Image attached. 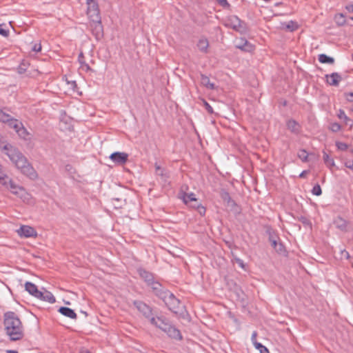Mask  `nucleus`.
Returning a JSON list of instances; mask_svg holds the SVG:
<instances>
[{
    "label": "nucleus",
    "mask_w": 353,
    "mask_h": 353,
    "mask_svg": "<svg viewBox=\"0 0 353 353\" xmlns=\"http://www.w3.org/2000/svg\"><path fill=\"white\" fill-rule=\"evenodd\" d=\"M334 224L337 228L344 231L346 230L347 222L342 217L338 216L334 219Z\"/></svg>",
    "instance_id": "21"
},
{
    "label": "nucleus",
    "mask_w": 353,
    "mask_h": 353,
    "mask_svg": "<svg viewBox=\"0 0 353 353\" xmlns=\"http://www.w3.org/2000/svg\"><path fill=\"white\" fill-rule=\"evenodd\" d=\"M334 21L339 26H343L346 23L345 17L342 13L336 14L334 16Z\"/></svg>",
    "instance_id": "29"
},
{
    "label": "nucleus",
    "mask_w": 353,
    "mask_h": 353,
    "mask_svg": "<svg viewBox=\"0 0 353 353\" xmlns=\"http://www.w3.org/2000/svg\"><path fill=\"white\" fill-rule=\"evenodd\" d=\"M253 345H254L255 348L258 350H261L264 346L263 344L257 341H254Z\"/></svg>",
    "instance_id": "47"
},
{
    "label": "nucleus",
    "mask_w": 353,
    "mask_h": 353,
    "mask_svg": "<svg viewBox=\"0 0 353 353\" xmlns=\"http://www.w3.org/2000/svg\"><path fill=\"white\" fill-rule=\"evenodd\" d=\"M3 326L6 335L11 341H17L24 336V328L19 316L14 312L3 314Z\"/></svg>",
    "instance_id": "3"
},
{
    "label": "nucleus",
    "mask_w": 353,
    "mask_h": 353,
    "mask_svg": "<svg viewBox=\"0 0 353 353\" xmlns=\"http://www.w3.org/2000/svg\"><path fill=\"white\" fill-rule=\"evenodd\" d=\"M201 83L203 85H205L207 88L210 90L215 89V85L213 83H211L208 77L205 74L201 75Z\"/></svg>",
    "instance_id": "26"
},
{
    "label": "nucleus",
    "mask_w": 353,
    "mask_h": 353,
    "mask_svg": "<svg viewBox=\"0 0 353 353\" xmlns=\"http://www.w3.org/2000/svg\"><path fill=\"white\" fill-rule=\"evenodd\" d=\"M341 254H342L343 256L345 257L346 259H349L350 258V254L346 250L342 251Z\"/></svg>",
    "instance_id": "53"
},
{
    "label": "nucleus",
    "mask_w": 353,
    "mask_h": 353,
    "mask_svg": "<svg viewBox=\"0 0 353 353\" xmlns=\"http://www.w3.org/2000/svg\"><path fill=\"white\" fill-rule=\"evenodd\" d=\"M236 47L243 51L250 52L254 50V46L246 39L240 38L236 41Z\"/></svg>",
    "instance_id": "14"
},
{
    "label": "nucleus",
    "mask_w": 353,
    "mask_h": 353,
    "mask_svg": "<svg viewBox=\"0 0 353 353\" xmlns=\"http://www.w3.org/2000/svg\"><path fill=\"white\" fill-rule=\"evenodd\" d=\"M78 61H79V63H80L81 65H83L85 64V61H84V56H83V52H81V53L79 54V57H78Z\"/></svg>",
    "instance_id": "44"
},
{
    "label": "nucleus",
    "mask_w": 353,
    "mask_h": 353,
    "mask_svg": "<svg viewBox=\"0 0 353 353\" xmlns=\"http://www.w3.org/2000/svg\"><path fill=\"white\" fill-rule=\"evenodd\" d=\"M25 290L37 299L42 296V292L38 290L37 286L31 282L27 281L25 283Z\"/></svg>",
    "instance_id": "16"
},
{
    "label": "nucleus",
    "mask_w": 353,
    "mask_h": 353,
    "mask_svg": "<svg viewBox=\"0 0 353 353\" xmlns=\"http://www.w3.org/2000/svg\"><path fill=\"white\" fill-rule=\"evenodd\" d=\"M156 296L161 300L169 310L175 314L185 317L187 310L185 305L173 293L167 290L161 283L156 281Z\"/></svg>",
    "instance_id": "2"
},
{
    "label": "nucleus",
    "mask_w": 353,
    "mask_h": 353,
    "mask_svg": "<svg viewBox=\"0 0 353 353\" xmlns=\"http://www.w3.org/2000/svg\"><path fill=\"white\" fill-rule=\"evenodd\" d=\"M9 179V177L6 174L0 172V183L2 185H7V182Z\"/></svg>",
    "instance_id": "40"
},
{
    "label": "nucleus",
    "mask_w": 353,
    "mask_h": 353,
    "mask_svg": "<svg viewBox=\"0 0 353 353\" xmlns=\"http://www.w3.org/2000/svg\"><path fill=\"white\" fill-rule=\"evenodd\" d=\"M99 10L98 4L97 2H94L92 4L88 5V9L87 10Z\"/></svg>",
    "instance_id": "46"
},
{
    "label": "nucleus",
    "mask_w": 353,
    "mask_h": 353,
    "mask_svg": "<svg viewBox=\"0 0 353 353\" xmlns=\"http://www.w3.org/2000/svg\"><path fill=\"white\" fill-rule=\"evenodd\" d=\"M15 132L18 134V135L24 139H27V136L28 135V132L27 130L23 127L22 123H21V125H19V128H17L15 130Z\"/></svg>",
    "instance_id": "30"
},
{
    "label": "nucleus",
    "mask_w": 353,
    "mask_h": 353,
    "mask_svg": "<svg viewBox=\"0 0 353 353\" xmlns=\"http://www.w3.org/2000/svg\"><path fill=\"white\" fill-rule=\"evenodd\" d=\"M338 117L340 119H347V116L345 114V112H339V114H338Z\"/></svg>",
    "instance_id": "51"
},
{
    "label": "nucleus",
    "mask_w": 353,
    "mask_h": 353,
    "mask_svg": "<svg viewBox=\"0 0 353 353\" xmlns=\"http://www.w3.org/2000/svg\"><path fill=\"white\" fill-rule=\"evenodd\" d=\"M32 50L36 52H40L41 50V43H34L32 47Z\"/></svg>",
    "instance_id": "42"
},
{
    "label": "nucleus",
    "mask_w": 353,
    "mask_h": 353,
    "mask_svg": "<svg viewBox=\"0 0 353 353\" xmlns=\"http://www.w3.org/2000/svg\"><path fill=\"white\" fill-rule=\"evenodd\" d=\"M67 83L73 90H75V88L77 87V83L75 81H67Z\"/></svg>",
    "instance_id": "48"
},
{
    "label": "nucleus",
    "mask_w": 353,
    "mask_h": 353,
    "mask_svg": "<svg viewBox=\"0 0 353 353\" xmlns=\"http://www.w3.org/2000/svg\"><path fill=\"white\" fill-rule=\"evenodd\" d=\"M325 78L327 82L330 85L338 86L339 82L341 81L342 77L338 72H333L331 74H326Z\"/></svg>",
    "instance_id": "17"
},
{
    "label": "nucleus",
    "mask_w": 353,
    "mask_h": 353,
    "mask_svg": "<svg viewBox=\"0 0 353 353\" xmlns=\"http://www.w3.org/2000/svg\"><path fill=\"white\" fill-rule=\"evenodd\" d=\"M203 102L205 103V108L207 110H212V108H211V106L206 101H203Z\"/></svg>",
    "instance_id": "57"
},
{
    "label": "nucleus",
    "mask_w": 353,
    "mask_h": 353,
    "mask_svg": "<svg viewBox=\"0 0 353 353\" xmlns=\"http://www.w3.org/2000/svg\"><path fill=\"white\" fill-rule=\"evenodd\" d=\"M299 221H301L304 225H311V222L305 216H301L299 217Z\"/></svg>",
    "instance_id": "41"
},
{
    "label": "nucleus",
    "mask_w": 353,
    "mask_h": 353,
    "mask_svg": "<svg viewBox=\"0 0 353 353\" xmlns=\"http://www.w3.org/2000/svg\"><path fill=\"white\" fill-rule=\"evenodd\" d=\"M138 272L139 276L145 281L148 285L150 286L152 289H154V281L153 274L143 269H139Z\"/></svg>",
    "instance_id": "13"
},
{
    "label": "nucleus",
    "mask_w": 353,
    "mask_h": 353,
    "mask_svg": "<svg viewBox=\"0 0 353 353\" xmlns=\"http://www.w3.org/2000/svg\"><path fill=\"white\" fill-rule=\"evenodd\" d=\"M220 196L222 200L227 203L228 206L235 205V202L232 199L229 192L225 190L222 189L220 191Z\"/></svg>",
    "instance_id": "19"
},
{
    "label": "nucleus",
    "mask_w": 353,
    "mask_h": 353,
    "mask_svg": "<svg viewBox=\"0 0 353 353\" xmlns=\"http://www.w3.org/2000/svg\"><path fill=\"white\" fill-rule=\"evenodd\" d=\"M267 233L268 234V239L271 243L272 247H276V241L279 239L277 234L272 229L267 230Z\"/></svg>",
    "instance_id": "20"
},
{
    "label": "nucleus",
    "mask_w": 353,
    "mask_h": 353,
    "mask_svg": "<svg viewBox=\"0 0 353 353\" xmlns=\"http://www.w3.org/2000/svg\"><path fill=\"white\" fill-rule=\"evenodd\" d=\"M336 146L339 150L345 151L347 149L348 145L343 142L337 141L336 142Z\"/></svg>",
    "instance_id": "38"
},
{
    "label": "nucleus",
    "mask_w": 353,
    "mask_h": 353,
    "mask_svg": "<svg viewBox=\"0 0 353 353\" xmlns=\"http://www.w3.org/2000/svg\"><path fill=\"white\" fill-rule=\"evenodd\" d=\"M350 19L352 20L353 21V17H350Z\"/></svg>",
    "instance_id": "64"
},
{
    "label": "nucleus",
    "mask_w": 353,
    "mask_h": 353,
    "mask_svg": "<svg viewBox=\"0 0 353 353\" xmlns=\"http://www.w3.org/2000/svg\"><path fill=\"white\" fill-rule=\"evenodd\" d=\"M38 299L44 301H47L50 303H54L56 301L54 295L48 291H46L45 293L42 292V296H39Z\"/></svg>",
    "instance_id": "24"
},
{
    "label": "nucleus",
    "mask_w": 353,
    "mask_h": 353,
    "mask_svg": "<svg viewBox=\"0 0 353 353\" xmlns=\"http://www.w3.org/2000/svg\"><path fill=\"white\" fill-rule=\"evenodd\" d=\"M87 14L90 21L101 20L99 10H87Z\"/></svg>",
    "instance_id": "22"
},
{
    "label": "nucleus",
    "mask_w": 353,
    "mask_h": 353,
    "mask_svg": "<svg viewBox=\"0 0 353 353\" xmlns=\"http://www.w3.org/2000/svg\"><path fill=\"white\" fill-rule=\"evenodd\" d=\"M80 353H91L88 349L86 348H81L80 350Z\"/></svg>",
    "instance_id": "58"
},
{
    "label": "nucleus",
    "mask_w": 353,
    "mask_h": 353,
    "mask_svg": "<svg viewBox=\"0 0 353 353\" xmlns=\"http://www.w3.org/2000/svg\"><path fill=\"white\" fill-rule=\"evenodd\" d=\"M0 150L9 157L22 174L32 179L37 178L36 171L25 156L17 148L7 143L1 136H0Z\"/></svg>",
    "instance_id": "1"
},
{
    "label": "nucleus",
    "mask_w": 353,
    "mask_h": 353,
    "mask_svg": "<svg viewBox=\"0 0 353 353\" xmlns=\"http://www.w3.org/2000/svg\"><path fill=\"white\" fill-rule=\"evenodd\" d=\"M12 118V117L10 115L6 114V112H0L1 122L6 124L8 122H9V121H10Z\"/></svg>",
    "instance_id": "35"
},
{
    "label": "nucleus",
    "mask_w": 353,
    "mask_h": 353,
    "mask_svg": "<svg viewBox=\"0 0 353 353\" xmlns=\"http://www.w3.org/2000/svg\"><path fill=\"white\" fill-rule=\"evenodd\" d=\"M74 122L72 117L68 115L66 112H63L60 116L59 128L63 131H72Z\"/></svg>",
    "instance_id": "6"
},
{
    "label": "nucleus",
    "mask_w": 353,
    "mask_h": 353,
    "mask_svg": "<svg viewBox=\"0 0 353 353\" xmlns=\"http://www.w3.org/2000/svg\"><path fill=\"white\" fill-rule=\"evenodd\" d=\"M0 34L3 37H7L8 35V31L2 28L1 25H0Z\"/></svg>",
    "instance_id": "50"
},
{
    "label": "nucleus",
    "mask_w": 353,
    "mask_h": 353,
    "mask_svg": "<svg viewBox=\"0 0 353 353\" xmlns=\"http://www.w3.org/2000/svg\"><path fill=\"white\" fill-rule=\"evenodd\" d=\"M298 157L303 162L307 161L308 154L305 150H300L298 152Z\"/></svg>",
    "instance_id": "36"
},
{
    "label": "nucleus",
    "mask_w": 353,
    "mask_h": 353,
    "mask_svg": "<svg viewBox=\"0 0 353 353\" xmlns=\"http://www.w3.org/2000/svg\"><path fill=\"white\" fill-rule=\"evenodd\" d=\"M283 26L286 30L290 32H293L298 28L297 23L292 21H289L288 23L283 24Z\"/></svg>",
    "instance_id": "34"
},
{
    "label": "nucleus",
    "mask_w": 353,
    "mask_h": 353,
    "mask_svg": "<svg viewBox=\"0 0 353 353\" xmlns=\"http://www.w3.org/2000/svg\"><path fill=\"white\" fill-rule=\"evenodd\" d=\"M168 105H169V108L171 110H174V109L176 110L178 108L177 104L173 101H169Z\"/></svg>",
    "instance_id": "43"
},
{
    "label": "nucleus",
    "mask_w": 353,
    "mask_h": 353,
    "mask_svg": "<svg viewBox=\"0 0 353 353\" xmlns=\"http://www.w3.org/2000/svg\"><path fill=\"white\" fill-rule=\"evenodd\" d=\"M312 193L315 196H320L322 194L321 188L318 183L314 185Z\"/></svg>",
    "instance_id": "37"
},
{
    "label": "nucleus",
    "mask_w": 353,
    "mask_h": 353,
    "mask_svg": "<svg viewBox=\"0 0 353 353\" xmlns=\"http://www.w3.org/2000/svg\"><path fill=\"white\" fill-rule=\"evenodd\" d=\"M134 304L136 305L137 309L143 313V314L150 319V321L152 324L154 323V317L152 316V309L147 305L145 303L139 301V302H134Z\"/></svg>",
    "instance_id": "8"
},
{
    "label": "nucleus",
    "mask_w": 353,
    "mask_h": 353,
    "mask_svg": "<svg viewBox=\"0 0 353 353\" xmlns=\"http://www.w3.org/2000/svg\"><path fill=\"white\" fill-rule=\"evenodd\" d=\"M18 233L21 236L32 237L37 235L35 230L29 225H22L18 230Z\"/></svg>",
    "instance_id": "15"
},
{
    "label": "nucleus",
    "mask_w": 353,
    "mask_h": 353,
    "mask_svg": "<svg viewBox=\"0 0 353 353\" xmlns=\"http://www.w3.org/2000/svg\"><path fill=\"white\" fill-rule=\"evenodd\" d=\"M345 8L349 12H353V4L347 5Z\"/></svg>",
    "instance_id": "52"
},
{
    "label": "nucleus",
    "mask_w": 353,
    "mask_h": 353,
    "mask_svg": "<svg viewBox=\"0 0 353 353\" xmlns=\"http://www.w3.org/2000/svg\"><path fill=\"white\" fill-rule=\"evenodd\" d=\"M341 125L338 123H332L330 126V130L334 132H337L341 130Z\"/></svg>",
    "instance_id": "39"
},
{
    "label": "nucleus",
    "mask_w": 353,
    "mask_h": 353,
    "mask_svg": "<svg viewBox=\"0 0 353 353\" xmlns=\"http://www.w3.org/2000/svg\"><path fill=\"white\" fill-rule=\"evenodd\" d=\"M319 61L321 63L333 64L334 63V59L327 56L325 54H321L319 55Z\"/></svg>",
    "instance_id": "27"
},
{
    "label": "nucleus",
    "mask_w": 353,
    "mask_h": 353,
    "mask_svg": "<svg viewBox=\"0 0 353 353\" xmlns=\"http://www.w3.org/2000/svg\"><path fill=\"white\" fill-rule=\"evenodd\" d=\"M7 188H8L10 192L19 196H23V194H26L25 189L16 183L11 179H9L7 182V185H5Z\"/></svg>",
    "instance_id": "10"
},
{
    "label": "nucleus",
    "mask_w": 353,
    "mask_h": 353,
    "mask_svg": "<svg viewBox=\"0 0 353 353\" xmlns=\"http://www.w3.org/2000/svg\"><path fill=\"white\" fill-rule=\"evenodd\" d=\"M345 166L349 169L353 170V161H347L345 163Z\"/></svg>",
    "instance_id": "49"
},
{
    "label": "nucleus",
    "mask_w": 353,
    "mask_h": 353,
    "mask_svg": "<svg viewBox=\"0 0 353 353\" xmlns=\"http://www.w3.org/2000/svg\"><path fill=\"white\" fill-rule=\"evenodd\" d=\"M256 336H257L256 332H254L251 336V340H252V343H254V341H256Z\"/></svg>",
    "instance_id": "54"
},
{
    "label": "nucleus",
    "mask_w": 353,
    "mask_h": 353,
    "mask_svg": "<svg viewBox=\"0 0 353 353\" xmlns=\"http://www.w3.org/2000/svg\"><path fill=\"white\" fill-rule=\"evenodd\" d=\"M128 154L125 152H115L111 154L110 159L117 164L123 165L127 161Z\"/></svg>",
    "instance_id": "11"
},
{
    "label": "nucleus",
    "mask_w": 353,
    "mask_h": 353,
    "mask_svg": "<svg viewBox=\"0 0 353 353\" xmlns=\"http://www.w3.org/2000/svg\"><path fill=\"white\" fill-rule=\"evenodd\" d=\"M90 27L96 39L100 40L103 36V29L101 20L90 21Z\"/></svg>",
    "instance_id": "7"
},
{
    "label": "nucleus",
    "mask_w": 353,
    "mask_h": 353,
    "mask_svg": "<svg viewBox=\"0 0 353 353\" xmlns=\"http://www.w3.org/2000/svg\"><path fill=\"white\" fill-rule=\"evenodd\" d=\"M323 159L325 164L329 168H332L335 165L334 161L332 158H330L329 154L323 151Z\"/></svg>",
    "instance_id": "25"
},
{
    "label": "nucleus",
    "mask_w": 353,
    "mask_h": 353,
    "mask_svg": "<svg viewBox=\"0 0 353 353\" xmlns=\"http://www.w3.org/2000/svg\"><path fill=\"white\" fill-rule=\"evenodd\" d=\"M238 263L243 268L244 265H243V263L241 260L240 259H238Z\"/></svg>",
    "instance_id": "62"
},
{
    "label": "nucleus",
    "mask_w": 353,
    "mask_h": 353,
    "mask_svg": "<svg viewBox=\"0 0 353 353\" xmlns=\"http://www.w3.org/2000/svg\"><path fill=\"white\" fill-rule=\"evenodd\" d=\"M288 128L294 133H298L299 132L300 126L299 124L293 119L289 120L287 122Z\"/></svg>",
    "instance_id": "23"
},
{
    "label": "nucleus",
    "mask_w": 353,
    "mask_h": 353,
    "mask_svg": "<svg viewBox=\"0 0 353 353\" xmlns=\"http://www.w3.org/2000/svg\"><path fill=\"white\" fill-rule=\"evenodd\" d=\"M184 189L188 190V187L187 185L182 186L181 188V191L179 192L180 198L183 199V202L185 204H190L191 202H194V203H198L197 199L195 196L194 193H185L184 192Z\"/></svg>",
    "instance_id": "9"
},
{
    "label": "nucleus",
    "mask_w": 353,
    "mask_h": 353,
    "mask_svg": "<svg viewBox=\"0 0 353 353\" xmlns=\"http://www.w3.org/2000/svg\"><path fill=\"white\" fill-rule=\"evenodd\" d=\"M259 351L260 353H270L268 349L265 346H263V347Z\"/></svg>",
    "instance_id": "55"
},
{
    "label": "nucleus",
    "mask_w": 353,
    "mask_h": 353,
    "mask_svg": "<svg viewBox=\"0 0 353 353\" xmlns=\"http://www.w3.org/2000/svg\"><path fill=\"white\" fill-rule=\"evenodd\" d=\"M347 99L350 101H353V92H350L347 94Z\"/></svg>",
    "instance_id": "56"
},
{
    "label": "nucleus",
    "mask_w": 353,
    "mask_h": 353,
    "mask_svg": "<svg viewBox=\"0 0 353 353\" xmlns=\"http://www.w3.org/2000/svg\"><path fill=\"white\" fill-rule=\"evenodd\" d=\"M306 173H307V171H306V170L303 171V172L299 174V177H300V178H303V177H304Z\"/></svg>",
    "instance_id": "59"
},
{
    "label": "nucleus",
    "mask_w": 353,
    "mask_h": 353,
    "mask_svg": "<svg viewBox=\"0 0 353 353\" xmlns=\"http://www.w3.org/2000/svg\"><path fill=\"white\" fill-rule=\"evenodd\" d=\"M220 6L223 7H229L230 4L228 3L227 0H216Z\"/></svg>",
    "instance_id": "45"
},
{
    "label": "nucleus",
    "mask_w": 353,
    "mask_h": 353,
    "mask_svg": "<svg viewBox=\"0 0 353 353\" xmlns=\"http://www.w3.org/2000/svg\"><path fill=\"white\" fill-rule=\"evenodd\" d=\"M190 207L196 208L200 215L204 216L206 212L205 208H204L201 203H196L190 205Z\"/></svg>",
    "instance_id": "32"
},
{
    "label": "nucleus",
    "mask_w": 353,
    "mask_h": 353,
    "mask_svg": "<svg viewBox=\"0 0 353 353\" xmlns=\"http://www.w3.org/2000/svg\"><path fill=\"white\" fill-rule=\"evenodd\" d=\"M208 46H209L208 41L206 39H199V42L197 43V47L199 48V49L201 52H207V49L208 48Z\"/></svg>",
    "instance_id": "28"
},
{
    "label": "nucleus",
    "mask_w": 353,
    "mask_h": 353,
    "mask_svg": "<svg viewBox=\"0 0 353 353\" xmlns=\"http://www.w3.org/2000/svg\"><path fill=\"white\" fill-rule=\"evenodd\" d=\"M25 72V69L22 68H19V73L20 74H22Z\"/></svg>",
    "instance_id": "61"
},
{
    "label": "nucleus",
    "mask_w": 353,
    "mask_h": 353,
    "mask_svg": "<svg viewBox=\"0 0 353 353\" xmlns=\"http://www.w3.org/2000/svg\"><path fill=\"white\" fill-rule=\"evenodd\" d=\"M232 28L241 33L245 32L247 28L244 21L239 19L237 17L231 19Z\"/></svg>",
    "instance_id": "12"
},
{
    "label": "nucleus",
    "mask_w": 353,
    "mask_h": 353,
    "mask_svg": "<svg viewBox=\"0 0 353 353\" xmlns=\"http://www.w3.org/2000/svg\"><path fill=\"white\" fill-rule=\"evenodd\" d=\"M21 122L17 119H14L13 117L6 124L11 128H13L14 130L17 128H19V125H21Z\"/></svg>",
    "instance_id": "33"
},
{
    "label": "nucleus",
    "mask_w": 353,
    "mask_h": 353,
    "mask_svg": "<svg viewBox=\"0 0 353 353\" xmlns=\"http://www.w3.org/2000/svg\"><path fill=\"white\" fill-rule=\"evenodd\" d=\"M96 2L94 0H86L87 5L92 4L93 3Z\"/></svg>",
    "instance_id": "60"
},
{
    "label": "nucleus",
    "mask_w": 353,
    "mask_h": 353,
    "mask_svg": "<svg viewBox=\"0 0 353 353\" xmlns=\"http://www.w3.org/2000/svg\"><path fill=\"white\" fill-rule=\"evenodd\" d=\"M156 327L165 332L168 337L176 341H181L183 339L180 330L175 327L168 318L163 316L156 318Z\"/></svg>",
    "instance_id": "4"
},
{
    "label": "nucleus",
    "mask_w": 353,
    "mask_h": 353,
    "mask_svg": "<svg viewBox=\"0 0 353 353\" xmlns=\"http://www.w3.org/2000/svg\"><path fill=\"white\" fill-rule=\"evenodd\" d=\"M277 253H279V254H285V253L287 252L286 250H285V248L284 246V245L281 243V242H279L278 243L276 241V247H272Z\"/></svg>",
    "instance_id": "31"
},
{
    "label": "nucleus",
    "mask_w": 353,
    "mask_h": 353,
    "mask_svg": "<svg viewBox=\"0 0 353 353\" xmlns=\"http://www.w3.org/2000/svg\"><path fill=\"white\" fill-rule=\"evenodd\" d=\"M170 174L168 170L156 165V180L160 183L162 191L166 192L170 185Z\"/></svg>",
    "instance_id": "5"
},
{
    "label": "nucleus",
    "mask_w": 353,
    "mask_h": 353,
    "mask_svg": "<svg viewBox=\"0 0 353 353\" xmlns=\"http://www.w3.org/2000/svg\"><path fill=\"white\" fill-rule=\"evenodd\" d=\"M6 353H18L16 350H7Z\"/></svg>",
    "instance_id": "63"
},
{
    "label": "nucleus",
    "mask_w": 353,
    "mask_h": 353,
    "mask_svg": "<svg viewBox=\"0 0 353 353\" xmlns=\"http://www.w3.org/2000/svg\"><path fill=\"white\" fill-rule=\"evenodd\" d=\"M58 311L65 316L70 318L72 319H76L77 316L74 311L68 307H61Z\"/></svg>",
    "instance_id": "18"
}]
</instances>
